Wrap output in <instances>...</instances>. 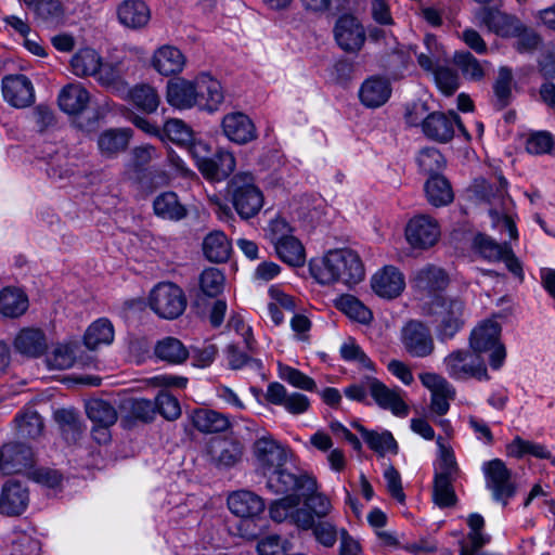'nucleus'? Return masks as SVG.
I'll return each instance as SVG.
<instances>
[{
	"mask_svg": "<svg viewBox=\"0 0 555 555\" xmlns=\"http://www.w3.org/2000/svg\"><path fill=\"white\" fill-rule=\"evenodd\" d=\"M309 270L312 278L321 285L344 284L352 286L365 276L360 256L349 248L328 250L322 257L310 260Z\"/></svg>",
	"mask_w": 555,
	"mask_h": 555,
	"instance_id": "1",
	"label": "nucleus"
},
{
	"mask_svg": "<svg viewBox=\"0 0 555 555\" xmlns=\"http://www.w3.org/2000/svg\"><path fill=\"white\" fill-rule=\"evenodd\" d=\"M185 149L199 172L207 180L222 181L235 170L236 162L233 153L219 150L212 157L210 145L196 135L192 138Z\"/></svg>",
	"mask_w": 555,
	"mask_h": 555,
	"instance_id": "2",
	"label": "nucleus"
},
{
	"mask_svg": "<svg viewBox=\"0 0 555 555\" xmlns=\"http://www.w3.org/2000/svg\"><path fill=\"white\" fill-rule=\"evenodd\" d=\"M425 313L433 319L441 339L454 337L468 315L465 304L460 298L440 296H435L428 302Z\"/></svg>",
	"mask_w": 555,
	"mask_h": 555,
	"instance_id": "3",
	"label": "nucleus"
},
{
	"mask_svg": "<svg viewBox=\"0 0 555 555\" xmlns=\"http://www.w3.org/2000/svg\"><path fill=\"white\" fill-rule=\"evenodd\" d=\"M69 69L77 77H93L106 87L115 85L119 78L116 68L105 63L100 52L89 47L80 48L73 54Z\"/></svg>",
	"mask_w": 555,
	"mask_h": 555,
	"instance_id": "4",
	"label": "nucleus"
},
{
	"mask_svg": "<svg viewBox=\"0 0 555 555\" xmlns=\"http://www.w3.org/2000/svg\"><path fill=\"white\" fill-rule=\"evenodd\" d=\"M230 190L233 207L242 219L254 218L263 207V193L251 175H236L231 181Z\"/></svg>",
	"mask_w": 555,
	"mask_h": 555,
	"instance_id": "5",
	"label": "nucleus"
},
{
	"mask_svg": "<svg viewBox=\"0 0 555 555\" xmlns=\"http://www.w3.org/2000/svg\"><path fill=\"white\" fill-rule=\"evenodd\" d=\"M501 326L498 322L488 320L476 326L470 334V347L476 354L486 353L490 366L499 370L505 360V347L500 340Z\"/></svg>",
	"mask_w": 555,
	"mask_h": 555,
	"instance_id": "6",
	"label": "nucleus"
},
{
	"mask_svg": "<svg viewBox=\"0 0 555 555\" xmlns=\"http://www.w3.org/2000/svg\"><path fill=\"white\" fill-rule=\"evenodd\" d=\"M184 295L172 283H159L149 296L150 308L160 318L172 320L181 315L185 309Z\"/></svg>",
	"mask_w": 555,
	"mask_h": 555,
	"instance_id": "7",
	"label": "nucleus"
},
{
	"mask_svg": "<svg viewBox=\"0 0 555 555\" xmlns=\"http://www.w3.org/2000/svg\"><path fill=\"white\" fill-rule=\"evenodd\" d=\"M443 364L446 372L454 379L475 377L479 380H487L489 378L483 359L468 350L451 352L444 358Z\"/></svg>",
	"mask_w": 555,
	"mask_h": 555,
	"instance_id": "8",
	"label": "nucleus"
},
{
	"mask_svg": "<svg viewBox=\"0 0 555 555\" xmlns=\"http://www.w3.org/2000/svg\"><path fill=\"white\" fill-rule=\"evenodd\" d=\"M472 22L502 38H513L524 31V24L516 16L489 8L476 10Z\"/></svg>",
	"mask_w": 555,
	"mask_h": 555,
	"instance_id": "9",
	"label": "nucleus"
},
{
	"mask_svg": "<svg viewBox=\"0 0 555 555\" xmlns=\"http://www.w3.org/2000/svg\"><path fill=\"white\" fill-rule=\"evenodd\" d=\"M257 468L267 476L274 469L283 467L288 461V450L272 438L262 436L254 443Z\"/></svg>",
	"mask_w": 555,
	"mask_h": 555,
	"instance_id": "10",
	"label": "nucleus"
},
{
	"mask_svg": "<svg viewBox=\"0 0 555 555\" xmlns=\"http://www.w3.org/2000/svg\"><path fill=\"white\" fill-rule=\"evenodd\" d=\"M498 180L500 185L495 188V191L492 190V186H489V192L486 191L482 193V196L491 204L495 202L501 203L502 210L491 209L489 212L492 227L499 231H505L509 238L515 240L518 233L515 222L508 214L512 201L506 196V180L504 178H499Z\"/></svg>",
	"mask_w": 555,
	"mask_h": 555,
	"instance_id": "11",
	"label": "nucleus"
},
{
	"mask_svg": "<svg viewBox=\"0 0 555 555\" xmlns=\"http://www.w3.org/2000/svg\"><path fill=\"white\" fill-rule=\"evenodd\" d=\"M401 343L405 351L414 358L429 357L435 350L430 330L421 321L408 322L401 331Z\"/></svg>",
	"mask_w": 555,
	"mask_h": 555,
	"instance_id": "12",
	"label": "nucleus"
},
{
	"mask_svg": "<svg viewBox=\"0 0 555 555\" xmlns=\"http://www.w3.org/2000/svg\"><path fill=\"white\" fill-rule=\"evenodd\" d=\"M440 234L437 220L428 215L413 217L405 227V238L413 248L427 249L434 246Z\"/></svg>",
	"mask_w": 555,
	"mask_h": 555,
	"instance_id": "13",
	"label": "nucleus"
},
{
	"mask_svg": "<svg viewBox=\"0 0 555 555\" xmlns=\"http://www.w3.org/2000/svg\"><path fill=\"white\" fill-rule=\"evenodd\" d=\"M299 504L300 498L298 494H291L278 500L270 506L271 518L278 522L289 519L302 529L312 528L314 517L306 508H300Z\"/></svg>",
	"mask_w": 555,
	"mask_h": 555,
	"instance_id": "14",
	"label": "nucleus"
},
{
	"mask_svg": "<svg viewBox=\"0 0 555 555\" xmlns=\"http://www.w3.org/2000/svg\"><path fill=\"white\" fill-rule=\"evenodd\" d=\"M197 109L212 114L224 101L221 82L209 73L202 72L195 76Z\"/></svg>",
	"mask_w": 555,
	"mask_h": 555,
	"instance_id": "15",
	"label": "nucleus"
},
{
	"mask_svg": "<svg viewBox=\"0 0 555 555\" xmlns=\"http://www.w3.org/2000/svg\"><path fill=\"white\" fill-rule=\"evenodd\" d=\"M268 476V488L274 493H286L288 491L301 493L312 492L318 488L314 477L302 474L295 475L283 467L274 469Z\"/></svg>",
	"mask_w": 555,
	"mask_h": 555,
	"instance_id": "16",
	"label": "nucleus"
},
{
	"mask_svg": "<svg viewBox=\"0 0 555 555\" xmlns=\"http://www.w3.org/2000/svg\"><path fill=\"white\" fill-rule=\"evenodd\" d=\"M186 63L185 54L172 44H163L155 49L150 61L152 68L164 77L180 75Z\"/></svg>",
	"mask_w": 555,
	"mask_h": 555,
	"instance_id": "17",
	"label": "nucleus"
},
{
	"mask_svg": "<svg viewBox=\"0 0 555 555\" xmlns=\"http://www.w3.org/2000/svg\"><path fill=\"white\" fill-rule=\"evenodd\" d=\"M221 130L224 137L238 145L247 144L257 139L254 121L244 113L232 112L223 116Z\"/></svg>",
	"mask_w": 555,
	"mask_h": 555,
	"instance_id": "18",
	"label": "nucleus"
},
{
	"mask_svg": "<svg viewBox=\"0 0 555 555\" xmlns=\"http://www.w3.org/2000/svg\"><path fill=\"white\" fill-rule=\"evenodd\" d=\"M195 77L186 79L178 77L170 79L166 83V102L169 106L178 111H188L197 108Z\"/></svg>",
	"mask_w": 555,
	"mask_h": 555,
	"instance_id": "19",
	"label": "nucleus"
},
{
	"mask_svg": "<svg viewBox=\"0 0 555 555\" xmlns=\"http://www.w3.org/2000/svg\"><path fill=\"white\" fill-rule=\"evenodd\" d=\"M422 385L431 393L430 409L438 415H443L449 411L450 400L454 398L455 390L452 385L441 375L436 373L420 374Z\"/></svg>",
	"mask_w": 555,
	"mask_h": 555,
	"instance_id": "20",
	"label": "nucleus"
},
{
	"mask_svg": "<svg viewBox=\"0 0 555 555\" xmlns=\"http://www.w3.org/2000/svg\"><path fill=\"white\" fill-rule=\"evenodd\" d=\"M455 126L466 139H469V134L461 124L459 116L453 112L448 115L442 113L429 114L423 121V131L433 140L447 142L454 135Z\"/></svg>",
	"mask_w": 555,
	"mask_h": 555,
	"instance_id": "21",
	"label": "nucleus"
},
{
	"mask_svg": "<svg viewBox=\"0 0 555 555\" xmlns=\"http://www.w3.org/2000/svg\"><path fill=\"white\" fill-rule=\"evenodd\" d=\"M486 483L491 490L493 499L506 503L513 495L514 488L509 480V472L501 460H493L483 465Z\"/></svg>",
	"mask_w": 555,
	"mask_h": 555,
	"instance_id": "22",
	"label": "nucleus"
},
{
	"mask_svg": "<svg viewBox=\"0 0 555 555\" xmlns=\"http://www.w3.org/2000/svg\"><path fill=\"white\" fill-rule=\"evenodd\" d=\"M371 286L379 297L392 299L403 292L405 279L398 268L385 266L372 276Z\"/></svg>",
	"mask_w": 555,
	"mask_h": 555,
	"instance_id": "23",
	"label": "nucleus"
},
{
	"mask_svg": "<svg viewBox=\"0 0 555 555\" xmlns=\"http://www.w3.org/2000/svg\"><path fill=\"white\" fill-rule=\"evenodd\" d=\"M266 399L274 405L283 406L293 415L304 414L310 408V400L300 392H288L280 383H270L267 388Z\"/></svg>",
	"mask_w": 555,
	"mask_h": 555,
	"instance_id": "24",
	"label": "nucleus"
},
{
	"mask_svg": "<svg viewBox=\"0 0 555 555\" xmlns=\"http://www.w3.org/2000/svg\"><path fill=\"white\" fill-rule=\"evenodd\" d=\"M366 386L375 402L383 409L390 410L397 416H406L409 408L404 402L401 390L390 389L375 377H366Z\"/></svg>",
	"mask_w": 555,
	"mask_h": 555,
	"instance_id": "25",
	"label": "nucleus"
},
{
	"mask_svg": "<svg viewBox=\"0 0 555 555\" xmlns=\"http://www.w3.org/2000/svg\"><path fill=\"white\" fill-rule=\"evenodd\" d=\"M4 100L14 107H26L34 101V87L24 75H10L2 79Z\"/></svg>",
	"mask_w": 555,
	"mask_h": 555,
	"instance_id": "26",
	"label": "nucleus"
},
{
	"mask_svg": "<svg viewBox=\"0 0 555 555\" xmlns=\"http://www.w3.org/2000/svg\"><path fill=\"white\" fill-rule=\"evenodd\" d=\"M335 39L345 51H358L364 43L365 33L360 22L350 15L341 16L335 26Z\"/></svg>",
	"mask_w": 555,
	"mask_h": 555,
	"instance_id": "27",
	"label": "nucleus"
},
{
	"mask_svg": "<svg viewBox=\"0 0 555 555\" xmlns=\"http://www.w3.org/2000/svg\"><path fill=\"white\" fill-rule=\"evenodd\" d=\"M16 352L27 358H39L48 349L46 334L37 327H24L17 332L13 340Z\"/></svg>",
	"mask_w": 555,
	"mask_h": 555,
	"instance_id": "28",
	"label": "nucleus"
},
{
	"mask_svg": "<svg viewBox=\"0 0 555 555\" xmlns=\"http://www.w3.org/2000/svg\"><path fill=\"white\" fill-rule=\"evenodd\" d=\"M133 138L131 128H109L102 131L96 140L99 152L107 158L116 157L125 152Z\"/></svg>",
	"mask_w": 555,
	"mask_h": 555,
	"instance_id": "29",
	"label": "nucleus"
},
{
	"mask_svg": "<svg viewBox=\"0 0 555 555\" xmlns=\"http://www.w3.org/2000/svg\"><path fill=\"white\" fill-rule=\"evenodd\" d=\"M228 507L237 517L254 519L264 511V502L254 492L241 490L229 495Z\"/></svg>",
	"mask_w": 555,
	"mask_h": 555,
	"instance_id": "30",
	"label": "nucleus"
},
{
	"mask_svg": "<svg viewBox=\"0 0 555 555\" xmlns=\"http://www.w3.org/2000/svg\"><path fill=\"white\" fill-rule=\"evenodd\" d=\"M57 102L64 113L77 115L87 108L90 102V93L82 83L70 82L60 90Z\"/></svg>",
	"mask_w": 555,
	"mask_h": 555,
	"instance_id": "31",
	"label": "nucleus"
},
{
	"mask_svg": "<svg viewBox=\"0 0 555 555\" xmlns=\"http://www.w3.org/2000/svg\"><path fill=\"white\" fill-rule=\"evenodd\" d=\"M391 95L390 82L379 76L367 78L361 86L359 96L361 103L370 108L384 105Z\"/></svg>",
	"mask_w": 555,
	"mask_h": 555,
	"instance_id": "32",
	"label": "nucleus"
},
{
	"mask_svg": "<svg viewBox=\"0 0 555 555\" xmlns=\"http://www.w3.org/2000/svg\"><path fill=\"white\" fill-rule=\"evenodd\" d=\"M118 21L130 29L144 28L151 20V11L144 1L125 0L117 10Z\"/></svg>",
	"mask_w": 555,
	"mask_h": 555,
	"instance_id": "33",
	"label": "nucleus"
},
{
	"mask_svg": "<svg viewBox=\"0 0 555 555\" xmlns=\"http://www.w3.org/2000/svg\"><path fill=\"white\" fill-rule=\"evenodd\" d=\"M449 284L446 272L434 264H426L416 270L412 278V285L417 291L433 294L444 289Z\"/></svg>",
	"mask_w": 555,
	"mask_h": 555,
	"instance_id": "34",
	"label": "nucleus"
},
{
	"mask_svg": "<svg viewBox=\"0 0 555 555\" xmlns=\"http://www.w3.org/2000/svg\"><path fill=\"white\" fill-rule=\"evenodd\" d=\"M28 504V492L20 482L8 481L0 495V512L14 516L22 514Z\"/></svg>",
	"mask_w": 555,
	"mask_h": 555,
	"instance_id": "35",
	"label": "nucleus"
},
{
	"mask_svg": "<svg viewBox=\"0 0 555 555\" xmlns=\"http://www.w3.org/2000/svg\"><path fill=\"white\" fill-rule=\"evenodd\" d=\"M189 417L192 425L204 434L222 433L230 427L229 418L215 410L196 409Z\"/></svg>",
	"mask_w": 555,
	"mask_h": 555,
	"instance_id": "36",
	"label": "nucleus"
},
{
	"mask_svg": "<svg viewBox=\"0 0 555 555\" xmlns=\"http://www.w3.org/2000/svg\"><path fill=\"white\" fill-rule=\"evenodd\" d=\"M351 426L357 429L369 448L377 454L384 456L386 454H396L398 451V444L392 435L387 431H370L366 430L360 423L353 422Z\"/></svg>",
	"mask_w": 555,
	"mask_h": 555,
	"instance_id": "37",
	"label": "nucleus"
},
{
	"mask_svg": "<svg viewBox=\"0 0 555 555\" xmlns=\"http://www.w3.org/2000/svg\"><path fill=\"white\" fill-rule=\"evenodd\" d=\"M27 295L20 288L7 287L0 292V313L7 318H18L28 309Z\"/></svg>",
	"mask_w": 555,
	"mask_h": 555,
	"instance_id": "38",
	"label": "nucleus"
},
{
	"mask_svg": "<svg viewBox=\"0 0 555 555\" xmlns=\"http://www.w3.org/2000/svg\"><path fill=\"white\" fill-rule=\"evenodd\" d=\"M153 208L156 216L167 220L178 221L186 216V208L180 203L178 195L171 191L156 196Z\"/></svg>",
	"mask_w": 555,
	"mask_h": 555,
	"instance_id": "39",
	"label": "nucleus"
},
{
	"mask_svg": "<svg viewBox=\"0 0 555 555\" xmlns=\"http://www.w3.org/2000/svg\"><path fill=\"white\" fill-rule=\"evenodd\" d=\"M231 250V243L221 231L208 233L203 241L204 255L211 262H223L228 260Z\"/></svg>",
	"mask_w": 555,
	"mask_h": 555,
	"instance_id": "40",
	"label": "nucleus"
},
{
	"mask_svg": "<svg viewBox=\"0 0 555 555\" xmlns=\"http://www.w3.org/2000/svg\"><path fill=\"white\" fill-rule=\"evenodd\" d=\"M209 454L217 465L230 467L241 459L242 451L236 442L215 439L209 444Z\"/></svg>",
	"mask_w": 555,
	"mask_h": 555,
	"instance_id": "41",
	"label": "nucleus"
},
{
	"mask_svg": "<svg viewBox=\"0 0 555 555\" xmlns=\"http://www.w3.org/2000/svg\"><path fill=\"white\" fill-rule=\"evenodd\" d=\"M129 100L138 109L146 114L155 113L160 104L157 90L147 83L134 86L129 91Z\"/></svg>",
	"mask_w": 555,
	"mask_h": 555,
	"instance_id": "42",
	"label": "nucleus"
},
{
	"mask_svg": "<svg viewBox=\"0 0 555 555\" xmlns=\"http://www.w3.org/2000/svg\"><path fill=\"white\" fill-rule=\"evenodd\" d=\"M425 52H420L417 57L418 65L426 72H434L442 61L446 59V50L442 44L438 42L436 36L427 34L424 37Z\"/></svg>",
	"mask_w": 555,
	"mask_h": 555,
	"instance_id": "43",
	"label": "nucleus"
},
{
	"mask_svg": "<svg viewBox=\"0 0 555 555\" xmlns=\"http://www.w3.org/2000/svg\"><path fill=\"white\" fill-rule=\"evenodd\" d=\"M428 202L436 207L446 206L453 201V191L449 181L442 176H431L425 184Z\"/></svg>",
	"mask_w": 555,
	"mask_h": 555,
	"instance_id": "44",
	"label": "nucleus"
},
{
	"mask_svg": "<svg viewBox=\"0 0 555 555\" xmlns=\"http://www.w3.org/2000/svg\"><path fill=\"white\" fill-rule=\"evenodd\" d=\"M162 134L160 141L168 140L181 147H185L195 135L192 128L179 118L167 119L162 128Z\"/></svg>",
	"mask_w": 555,
	"mask_h": 555,
	"instance_id": "45",
	"label": "nucleus"
},
{
	"mask_svg": "<svg viewBox=\"0 0 555 555\" xmlns=\"http://www.w3.org/2000/svg\"><path fill=\"white\" fill-rule=\"evenodd\" d=\"M114 339V327L107 319L94 321L86 331L85 344L89 349H96L102 345H109Z\"/></svg>",
	"mask_w": 555,
	"mask_h": 555,
	"instance_id": "46",
	"label": "nucleus"
},
{
	"mask_svg": "<svg viewBox=\"0 0 555 555\" xmlns=\"http://www.w3.org/2000/svg\"><path fill=\"white\" fill-rule=\"evenodd\" d=\"M274 246L279 258L292 267H301L306 261V253L299 240L288 237L283 242L276 243Z\"/></svg>",
	"mask_w": 555,
	"mask_h": 555,
	"instance_id": "47",
	"label": "nucleus"
},
{
	"mask_svg": "<svg viewBox=\"0 0 555 555\" xmlns=\"http://www.w3.org/2000/svg\"><path fill=\"white\" fill-rule=\"evenodd\" d=\"M468 533L467 540L462 539L468 544V548L478 552L481 547L490 543L491 537L485 531V519L478 513L469 514L467 517Z\"/></svg>",
	"mask_w": 555,
	"mask_h": 555,
	"instance_id": "48",
	"label": "nucleus"
},
{
	"mask_svg": "<svg viewBox=\"0 0 555 555\" xmlns=\"http://www.w3.org/2000/svg\"><path fill=\"white\" fill-rule=\"evenodd\" d=\"M88 417L101 427H109L117 421L116 410L106 401L92 399L86 405Z\"/></svg>",
	"mask_w": 555,
	"mask_h": 555,
	"instance_id": "49",
	"label": "nucleus"
},
{
	"mask_svg": "<svg viewBox=\"0 0 555 555\" xmlns=\"http://www.w3.org/2000/svg\"><path fill=\"white\" fill-rule=\"evenodd\" d=\"M336 307L349 319L362 324L372 320V312L358 298L351 295H343L336 301Z\"/></svg>",
	"mask_w": 555,
	"mask_h": 555,
	"instance_id": "50",
	"label": "nucleus"
},
{
	"mask_svg": "<svg viewBox=\"0 0 555 555\" xmlns=\"http://www.w3.org/2000/svg\"><path fill=\"white\" fill-rule=\"evenodd\" d=\"M155 353L159 359L170 363H181L189 356L183 344L173 337H167L160 340L155 347Z\"/></svg>",
	"mask_w": 555,
	"mask_h": 555,
	"instance_id": "51",
	"label": "nucleus"
},
{
	"mask_svg": "<svg viewBox=\"0 0 555 555\" xmlns=\"http://www.w3.org/2000/svg\"><path fill=\"white\" fill-rule=\"evenodd\" d=\"M437 444L439 457L436 464L435 478L455 479L459 474V467L453 452L442 442L441 438L437 439Z\"/></svg>",
	"mask_w": 555,
	"mask_h": 555,
	"instance_id": "52",
	"label": "nucleus"
},
{
	"mask_svg": "<svg viewBox=\"0 0 555 555\" xmlns=\"http://www.w3.org/2000/svg\"><path fill=\"white\" fill-rule=\"evenodd\" d=\"M67 3L61 0H40L35 9L39 18L50 24H59L65 20Z\"/></svg>",
	"mask_w": 555,
	"mask_h": 555,
	"instance_id": "53",
	"label": "nucleus"
},
{
	"mask_svg": "<svg viewBox=\"0 0 555 555\" xmlns=\"http://www.w3.org/2000/svg\"><path fill=\"white\" fill-rule=\"evenodd\" d=\"M279 377L294 388L305 391L317 390L314 379L293 366L279 364Z\"/></svg>",
	"mask_w": 555,
	"mask_h": 555,
	"instance_id": "54",
	"label": "nucleus"
},
{
	"mask_svg": "<svg viewBox=\"0 0 555 555\" xmlns=\"http://www.w3.org/2000/svg\"><path fill=\"white\" fill-rule=\"evenodd\" d=\"M454 64L466 79L480 80L485 76L482 63L469 52H456Z\"/></svg>",
	"mask_w": 555,
	"mask_h": 555,
	"instance_id": "55",
	"label": "nucleus"
},
{
	"mask_svg": "<svg viewBox=\"0 0 555 555\" xmlns=\"http://www.w3.org/2000/svg\"><path fill=\"white\" fill-rule=\"evenodd\" d=\"M340 356L345 361L356 363L367 371H374L373 361L365 354L353 338H348L341 344Z\"/></svg>",
	"mask_w": 555,
	"mask_h": 555,
	"instance_id": "56",
	"label": "nucleus"
},
{
	"mask_svg": "<svg viewBox=\"0 0 555 555\" xmlns=\"http://www.w3.org/2000/svg\"><path fill=\"white\" fill-rule=\"evenodd\" d=\"M420 169L431 176L440 171L444 167V159L441 153L434 147H426L420 151L417 158Z\"/></svg>",
	"mask_w": 555,
	"mask_h": 555,
	"instance_id": "57",
	"label": "nucleus"
},
{
	"mask_svg": "<svg viewBox=\"0 0 555 555\" xmlns=\"http://www.w3.org/2000/svg\"><path fill=\"white\" fill-rule=\"evenodd\" d=\"M305 499V504L308 507V512L318 518L326 517L332 511V503L330 499L323 493L317 492V489L312 492L301 493L299 498Z\"/></svg>",
	"mask_w": 555,
	"mask_h": 555,
	"instance_id": "58",
	"label": "nucleus"
},
{
	"mask_svg": "<svg viewBox=\"0 0 555 555\" xmlns=\"http://www.w3.org/2000/svg\"><path fill=\"white\" fill-rule=\"evenodd\" d=\"M224 285V276L222 272L216 268L204 270L199 278V286L202 292L210 297L219 295Z\"/></svg>",
	"mask_w": 555,
	"mask_h": 555,
	"instance_id": "59",
	"label": "nucleus"
},
{
	"mask_svg": "<svg viewBox=\"0 0 555 555\" xmlns=\"http://www.w3.org/2000/svg\"><path fill=\"white\" fill-rule=\"evenodd\" d=\"M293 231L294 230L287 220L278 215L268 222V225L264 229V234L266 237L275 245L288 237H294Z\"/></svg>",
	"mask_w": 555,
	"mask_h": 555,
	"instance_id": "60",
	"label": "nucleus"
},
{
	"mask_svg": "<svg viewBox=\"0 0 555 555\" xmlns=\"http://www.w3.org/2000/svg\"><path fill=\"white\" fill-rule=\"evenodd\" d=\"M475 246L479 254L491 261H496L505 256L508 246L506 244H498L492 238L479 234L475 237Z\"/></svg>",
	"mask_w": 555,
	"mask_h": 555,
	"instance_id": "61",
	"label": "nucleus"
},
{
	"mask_svg": "<svg viewBox=\"0 0 555 555\" xmlns=\"http://www.w3.org/2000/svg\"><path fill=\"white\" fill-rule=\"evenodd\" d=\"M20 431L23 436L37 438L40 436L43 423L40 415L33 410H28L16 417Z\"/></svg>",
	"mask_w": 555,
	"mask_h": 555,
	"instance_id": "62",
	"label": "nucleus"
},
{
	"mask_svg": "<svg viewBox=\"0 0 555 555\" xmlns=\"http://www.w3.org/2000/svg\"><path fill=\"white\" fill-rule=\"evenodd\" d=\"M554 144L555 140L550 132L538 131L528 137L526 151L532 155H542L550 153Z\"/></svg>",
	"mask_w": 555,
	"mask_h": 555,
	"instance_id": "63",
	"label": "nucleus"
},
{
	"mask_svg": "<svg viewBox=\"0 0 555 555\" xmlns=\"http://www.w3.org/2000/svg\"><path fill=\"white\" fill-rule=\"evenodd\" d=\"M292 550L288 540H282L279 535H268L262 538L257 545L259 555H282Z\"/></svg>",
	"mask_w": 555,
	"mask_h": 555,
	"instance_id": "64",
	"label": "nucleus"
}]
</instances>
